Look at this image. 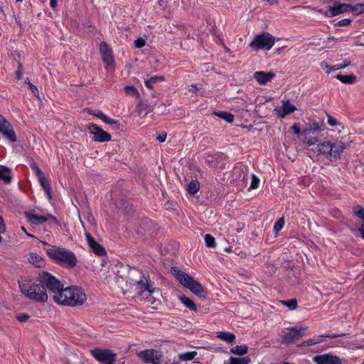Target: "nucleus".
<instances>
[{
	"instance_id": "38",
	"label": "nucleus",
	"mask_w": 364,
	"mask_h": 364,
	"mask_svg": "<svg viewBox=\"0 0 364 364\" xmlns=\"http://www.w3.org/2000/svg\"><path fill=\"white\" fill-rule=\"evenodd\" d=\"M281 303L287 306L291 310H294L297 307V301L296 299L282 301Z\"/></svg>"
},
{
	"instance_id": "55",
	"label": "nucleus",
	"mask_w": 364,
	"mask_h": 364,
	"mask_svg": "<svg viewBox=\"0 0 364 364\" xmlns=\"http://www.w3.org/2000/svg\"><path fill=\"white\" fill-rule=\"evenodd\" d=\"M166 134H164L162 135H159L156 137L157 140L160 142H164L166 140Z\"/></svg>"
},
{
	"instance_id": "26",
	"label": "nucleus",
	"mask_w": 364,
	"mask_h": 364,
	"mask_svg": "<svg viewBox=\"0 0 364 364\" xmlns=\"http://www.w3.org/2000/svg\"><path fill=\"white\" fill-rule=\"evenodd\" d=\"M336 78L340 80L341 82L347 85H352L356 81V77L353 74L347 75L338 74L336 76Z\"/></svg>"
},
{
	"instance_id": "42",
	"label": "nucleus",
	"mask_w": 364,
	"mask_h": 364,
	"mask_svg": "<svg viewBox=\"0 0 364 364\" xmlns=\"http://www.w3.org/2000/svg\"><path fill=\"white\" fill-rule=\"evenodd\" d=\"M284 218H280L277 220V221L275 223L274 225V230L275 232H279L284 227Z\"/></svg>"
},
{
	"instance_id": "30",
	"label": "nucleus",
	"mask_w": 364,
	"mask_h": 364,
	"mask_svg": "<svg viewBox=\"0 0 364 364\" xmlns=\"http://www.w3.org/2000/svg\"><path fill=\"white\" fill-rule=\"evenodd\" d=\"M180 301L189 309L196 311L197 310L196 305L195 303L186 296H181L179 297Z\"/></svg>"
},
{
	"instance_id": "11",
	"label": "nucleus",
	"mask_w": 364,
	"mask_h": 364,
	"mask_svg": "<svg viewBox=\"0 0 364 364\" xmlns=\"http://www.w3.org/2000/svg\"><path fill=\"white\" fill-rule=\"evenodd\" d=\"M24 215L27 222L31 225H42L49 220H52L55 223H57V219L53 215L50 214H47L46 215H38L36 213L34 210L25 212Z\"/></svg>"
},
{
	"instance_id": "7",
	"label": "nucleus",
	"mask_w": 364,
	"mask_h": 364,
	"mask_svg": "<svg viewBox=\"0 0 364 364\" xmlns=\"http://www.w3.org/2000/svg\"><path fill=\"white\" fill-rule=\"evenodd\" d=\"M346 148L344 142L340 141L337 144H332L330 141H323L318 144V151L326 158H333L334 160L339 159L341 154Z\"/></svg>"
},
{
	"instance_id": "20",
	"label": "nucleus",
	"mask_w": 364,
	"mask_h": 364,
	"mask_svg": "<svg viewBox=\"0 0 364 364\" xmlns=\"http://www.w3.org/2000/svg\"><path fill=\"white\" fill-rule=\"evenodd\" d=\"M275 77V74L272 72L257 71L254 73V78L260 85H265L271 81Z\"/></svg>"
},
{
	"instance_id": "61",
	"label": "nucleus",
	"mask_w": 364,
	"mask_h": 364,
	"mask_svg": "<svg viewBox=\"0 0 364 364\" xmlns=\"http://www.w3.org/2000/svg\"><path fill=\"white\" fill-rule=\"evenodd\" d=\"M223 364H232L231 361L229 360L228 361H225Z\"/></svg>"
},
{
	"instance_id": "57",
	"label": "nucleus",
	"mask_w": 364,
	"mask_h": 364,
	"mask_svg": "<svg viewBox=\"0 0 364 364\" xmlns=\"http://www.w3.org/2000/svg\"><path fill=\"white\" fill-rule=\"evenodd\" d=\"M58 0H50V6L52 9H55L57 6Z\"/></svg>"
},
{
	"instance_id": "9",
	"label": "nucleus",
	"mask_w": 364,
	"mask_h": 364,
	"mask_svg": "<svg viewBox=\"0 0 364 364\" xmlns=\"http://www.w3.org/2000/svg\"><path fill=\"white\" fill-rule=\"evenodd\" d=\"M137 357L146 364H160L163 355L154 349H145L137 353Z\"/></svg>"
},
{
	"instance_id": "47",
	"label": "nucleus",
	"mask_w": 364,
	"mask_h": 364,
	"mask_svg": "<svg viewBox=\"0 0 364 364\" xmlns=\"http://www.w3.org/2000/svg\"><path fill=\"white\" fill-rule=\"evenodd\" d=\"M259 183V179L254 174L252 175V181L250 189H256Z\"/></svg>"
},
{
	"instance_id": "50",
	"label": "nucleus",
	"mask_w": 364,
	"mask_h": 364,
	"mask_svg": "<svg viewBox=\"0 0 364 364\" xmlns=\"http://www.w3.org/2000/svg\"><path fill=\"white\" fill-rule=\"evenodd\" d=\"M145 44H146L145 40L141 38H139L134 41V46L137 48H143L145 46Z\"/></svg>"
},
{
	"instance_id": "33",
	"label": "nucleus",
	"mask_w": 364,
	"mask_h": 364,
	"mask_svg": "<svg viewBox=\"0 0 364 364\" xmlns=\"http://www.w3.org/2000/svg\"><path fill=\"white\" fill-rule=\"evenodd\" d=\"M164 77L163 76H154L146 80H145L144 83L146 87L149 89H152L154 87V85L157 81H164Z\"/></svg>"
},
{
	"instance_id": "21",
	"label": "nucleus",
	"mask_w": 364,
	"mask_h": 364,
	"mask_svg": "<svg viewBox=\"0 0 364 364\" xmlns=\"http://www.w3.org/2000/svg\"><path fill=\"white\" fill-rule=\"evenodd\" d=\"M100 51L102 54L103 61L108 65H111L113 63V58L112 51L107 43L101 42L100 45Z\"/></svg>"
},
{
	"instance_id": "49",
	"label": "nucleus",
	"mask_w": 364,
	"mask_h": 364,
	"mask_svg": "<svg viewBox=\"0 0 364 364\" xmlns=\"http://www.w3.org/2000/svg\"><path fill=\"white\" fill-rule=\"evenodd\" d=\"M304 142L306 143L309 146L315 144L318 141V139L316 137L308 138L307 136H304Z\"/></svg>"
},
{
	"instance_id": "22",
	"label": "nucleus",
	"mask_w": 364,
	"mask_h": 364,
	"mask_svg": "<svg viewBox=\"0 0 364 364\" xmlns=\"http://www.w3.org/2000/svg\"><path fill=\"white\" fill-rule=\"evenodd\" d=\"M321 126L318 122H313L301 132V135L308 136L310 134H314L321 131Z\"/></svg>"
},
{
	"instance_id": "32",
	"label": "nucleus",
	"mask_w": 364,
	"mask_h": 364,
	"mask_svg": "<svg viewBox=\"0 0 364 364\" xmlns=\"http://www.w3.org/2000/svg\"><path fill=\"white\" fill-rule=\"evenodd\" d=\"M199 182L197 180H193L188 184L187 190L191 195H195L199 191Z\"/></svg>"
},
{
	"instance_id": "43",
	"label": "nucleus",
	"mask_w": 364,
	"mask_h": 364,
	"mask_svg": "<svg viewBox=\"0 0 364 364\" xmlns=\"http://www.w3.org/2000/svg\"><path fill=\"white\" fill-rule=\"evenodd\" d=\"M30 166L32 169V171L35 173L37 178L41 177V176L44 175L43 173L41 171V170L39 168V167L37 166L36 163L31 162L30 164Z\"/></svg>"
},
{
	"instance_id": "44",
	"label": "nucleus",
	"mask_w": 364,
	"mask_h": 364,
	"mask_svg": "<svg viewBox=\"0 0 364 364\" xmlns=\"http://www.w3.org/2000/svg\"><path fill=\"white\" fill-rule=\"evenodd\" d=\"M322 341H323V339L321 338H320V336H319L318 338H317V339H309V340H306V341H304L302 343V346H311L313 345L319 343Z\"/></svg>"
},
{
	"instance_id": "48",
	"label": "nucleus",
	"mask_w": 364,
	"mask_h": 364,
	"mask_svg": "<svg viewBox=\"0 0 364 364\" xmlns=\"http://www.w3.org/2000/svg\"><path fill=\"white\" fill-rule=\"evenodd\" d=\"M124 92L127 94H130V95H133L138 94L137 90L134 86H132V85L126 86L124 87Z\"/></svg>"
},
{
	"instance_id": "29",
	"label": "nucleus",
	"mask_w": 364,
	"mask_h": 364,
	"mask_svg": "<svg viewBox=\"0 0 364 364\" xmlns=\"http://www.w3.org/2000/svg\"><path fill=\"white\" fill-rule=\"evenodd\" d=\"M196 351H188L178 354V357L180 361L192 360L197 355Z\"/></svg>"
},
{
	"instance_id": "24",
	"label": "nucleus",
	"mask_w": 364,
	"mask_h": 364,
	"mask_svg": "<svg viewBox=\"0 0 364 364\" xmlns=\"http://www.w3.org/2000/svg\"><path fill=\"white\" fill-rule=\"evenodd\" d=\"M28 262L36 267H42L45 264L44 259L36 253H30Z\"/></svg>"
},
{
	"instance_id": "56",
	"label": "nucleus",
	"mask_w": 364,
	"mask_h": 364,
	"mask_svg": "<svg viewBox=\"0 0 364 364\" xmlns=\"http://www.w3.org/2000/svg\"><path fill=\"white\" fill-rule=\"evenodd\" d=\"M358 230L360 232L362 238L364 239V223H362L360 228H358Z\"/></svg>"
},
{
	"instance_id": "5",
	"label": "nucleus",
	"mask_w": 364,
	"mask_h": 364,
	"mask_svg": "<svg viewBox=\"0 0 364 364\" xmlns=\"http://www.w3.org/2000/svg\"><path fill=\"white\" fill-rule=\"evenodd\" d=\"M171 272L184 287L188 289L199 297L205 296V289L203 286L191 275L178 269L176 267H172Z\"/></svg>"
},
{
	"instance_id": "25",
	"label": "nucleus",
	"mask_w": 364,
	"mask_h": 364,
	"mask_svg": "<svg viewBox=\"0 0 364 364\" xmlns=\"http://www.w3.org/2000/svg\"><path fill=\"white\" fill-rule=\"evenodd\" d=\"M38 180L41 184V186L45 191L48 198L50 200L52 198V196H51V187H50V181L45 177L44 175L38 178Z\"/></svg>"
},
{
	"instance_id": "10",
	"label": "nucleus",
	"mask_w": 364,
	"mask_h": 364,
	"mask_svg": "<svg viewBox=\"0 0 364 364\" xmlns=\"http://www.w3.org/2000/svg\"><path fill=\"white\" fill-rule=\"evenodd\" d=\"M92 355L103 364H112L116 354L109 349L95 348L91 350Z\"/></svg>"
},
{
	"instance_id": "52",
	"label": "nucleus",
	"mask_w": 364,
	"mask_h": 364,
	"mask_svg": "<svg viewBox=\"0 0 364 364\" xmlns=\"http://www.w3.org/2000/svg\"><path fill=\"white\" fill-rule=\"evenodd\" d=\"M16 76L18 80H21L22 77V65L18 63V69L16 72Z\"/></svg>"
},
{
	"instance_id": "36",
	"label": "nucleus",
	"mask_w": 364,
	"mask_h": 364,
	"mask_svg": "<svg viewBox=\"0 0 364 364\" xmlns=\"http://www.w3.org/2000/svg\"><path fill=\"white\" fill-rule=\"evenodd\" d=\"M350 11L353 12L354 15H359L364 13V4H350Z\"/></svg>"
},
{
	"instance_id": "40",
	"label": "nucleus",
	"mask_w": 364,
	"mask_h": 364,
	"mask_svg": "<svg viewBox=\"0 0 364 364\" xmlns=\"http://www.w3.org/2000/svg\"><path fill=\"white\" fill-rule=\"evenodd\" d=\"M353 213L359 218L363 220L364 223V208L360 205H356L353 209Z\"/></svg>"
},
{
	"instance_id": "34",
	"label": "nucleus",
	"mask_w": 364,
	"mask_h": 364,
	"mask_svg": "<svg viewBox=\"0 0 364 364\" xmlns=\"http://www.w3.org/2000/svg\"><path fill=\"white\" fill-rule=\"evenodd\" d=\"M215 114L230 123L234 120V115L228 112H215Z\"/></svg>"
},
{
	"instance_id": "58",
	"label": "nucleus",
	"mask_w": 364,
	"mask_h": 364,
	"mask_svg": "<svg viewBox=\"0 0 364 364\" xmlns=\"http://www.w3.org/2000/svg\"><path fill=\"white\" fill-rule=\"evenodd\" d=\"M166 4V2L164 0H158V5L160 6V7H162L164 8Z\"/></svg>"
},
{
	"instance_id": "16",
	"label": "nucleus",
	"mask_w": 364,
	"mask_h": 364,
	"mask_svg": "<svg viewBox=\"0 0 364 364\" xmlns=\"http://www.w3.org/2000/svg\"><path fill=\"white\" fill-rule=\"evenodd\" d=\"M350 4H341L338 1L333 3L332 6L328 7L325 12V16L328 18L338 16L339 14L350 12Z\"/></svg>"
},
{
	"instance_id": "46",
	"label": "nucleus",
	"mask_w": 364,
	"mask_h": 364,
	"mask_svg": "<svg viewBox=\"0 0 364 364\" xmlns=\"http://www.w3.org/2000/svg\"><path fill=\"white\" fill-rule=\"evenodd\" d=\"M326 117L327 122L328 125H330L331 127H335L340 124V123L336 120V119L333 117L331 114L326 113Z\"/></svg>"
},
{
	"instance_id": "23",
	"label": "nucleus",
	"mask_w": 364,
	"mask_h": 364,
	"mask_svg": "<svg viewBox=\"0 0 364 364\" xmlns=\"http://www.w3.org/2000/svg\"><path fill=\"white\" fill-rule=\"evenodd\" d=\"M350 64V61L349 60L346 59L343 61V64H336V65H334L331 66V65H328L327 63L323 61V62H322L321 63V66L323 68H326L327 69V73H329L331 71H335V70H340V69L345 68L346 67L348 66Z\"/></svg>"
},
{
	"instance_id": "15",
	"label": "nucleus",
	"mask_w": 364,
	"mask_h": 364,
	"mask_svg": "<svg viewBox=\"0 0 364 364\" xmlns=\"http://www.w3.org/2000/svg\"><path fill=\"white\" fill-rule=\"evenodd\" d=\"M316 364H342V359L336 355L328 353L316 355L312 358Z\"/></svg>"
},
{
	"instance_id": "37",
	"label": "nucleus",
	"mask_w": 364,
	"mask_h": 364,
	"mask_svg": "<svg viewBox=\"0 0 364 364\" xmlns=\"http://www.w3.org/2000/svg\"><path fill=\"white\" fill-rule=\"evenodd\" d=\"M233 175H238L239 178L244 180L247 176L246 168L242 166H235L232 171Z\"/></svg>"
},
{
	"instance_id": "28",
	"label": "nucleus",
	"mask_w": 364,
	"mask_h": 364,
	"mask_svg": "<svg viewBox=\"0 0 364 364\" xmlns=\"http://www.w3.org/2000/svg\"><path fill=\"white\" fill-rule=\"evenodd\" d=\"M0 179L3 180L6 183L11 182V177L9 168L5 166L0 167Z\"/></svg>"
},
{
	"instance_id": "18",
	"label": "nucleus",
	"mask_w": 364,
	"mask_h": 364,
	"mask_svg": "<svg viewBox=\"0 0 364 364\" xmlns=\"http://www.w3.org/2000/svg\"><path fill=\"white\" fill-rule=\"evenodd\" d=\"M85 237L87 245L95 255L102 256L106 254L105 249L100 244L97 242L90 233H86Z\"/></svg>"
},
{
	"instance_id": "59",
	"label": "nucleus",
	"mask_w": 364,
	"mask_h": 364,
	"mask_svg": "<svg viewBox=\"0 0 364 364\" xmlns=\"http://www.w3.org/2000/svg\"><path fill=\"white\" fill-rule=\"evenodd\" d=\"M225 251L228 252H230L232 251V249H231V247H227V248H225Z\"/></svg>"
},
{
	"instance_id": "54",
	"label": "nucleus",
	"mask_w": 364,
	"mask_h": 364,
	"mask_svg": "<svg viewBox=\"0 0 364 364\" xmlns=\"http://www.w3.org/2000/svg\"><path fill=\"white\" fill-rule=\"evenodd\" d=\"M345 336V334H341V335H337V334H332V335H321L320 336V338H336L337 337H339V336Z\"/></svg>"
},
{
	"instance_id": "39",
	"label": "nucleus",
	"mask_w": 364,
	"mask_h": 364,
	"mask_svg": "<svg viewBox=\"0 0 364 364\" xmlns=\"http://www.w3.org/2000/svg\"><path fill=\"white\" fill-rule=\"evenodd\" d=\"M204 239H205V245L208 247L213 248V247H215L216 244H215V238L211 235H210V234L205 235Z\"/></svg>"
},
{
	"instance_id": "17",
	"label": "nucleus",
	"mask_w": 364,
	"mask_h": 364,
	"mask_svg": "<svg viewBox=\"0 0 364 364\" xmlns=\"http://www.w3.org/2000/svg\"><path fill=\"white\" fill-rule=\"evenodd\" d=\"M296 109V107L289 100H282V107H276L274 112L279 118H284L286 115L293 113Z\"/></svg>"
},
{
	"instance_id": "13",
	"label": "nucleus",
	"mask_w": 364,
	"mask_h": 364,
	"mask_svg": "<svg viewBox=\"0 0 364 364\" xmlns=\"http://www.w3.org/2000/svg\"><path fill=\"white\" fill-rule=\"evenodd\" d=\"M87 129L90 133L93 135L92 139L95 141L102 143L111 140V135L95 124H89Z\"/></svg>"
},
{
	"instance_id": "12",
	"label": "nucleus",
	"mask_w": 364,
	"mask_h": 364,
	"mask_svg": "<svg viewBox=\"0 0 364 364\" xmlns=\"http://www.w3.org/2000/svg\"><path fill=\"white\" fill-rule=\"evenodd\" d=\"M306 328L303 327L294 326L287 329V331L283 335L282 338V343H291L300 339L304 336Z\"/></svg>"
},
{
	"instance_id": "27",
	"label": "nucleus",
	"mask_w": 364,
	"mask_h": 364,
	"mask_svg": "<svg viewBox=\"0 0 364 364\" xmlns=\"http://www.w3.org/2000/svg\"><path fill=\"white\" fill-rule=\"evenodd\" d=\"M217 337L223 341L228 342V343H232L235 340V336L230 332H218Z\"/></svg>"
},
{
	"instance_id": "60",
	"label": "nucleus",
	"mask_w": 364,
	"mask_h": 364,
	"mask_svg": "<svg viewBox=\"0 0 364 364\" xmlns=\"http://www.w3.org/2000/svg\"><path fill=\"white\" fill-rule=\"evenodd\" d=\"M318 12H319V13H321V14H323V15H325V12H326V11H323V9H319V10H318Z\"/></svg>"
},
{
	"instance_id": "19",
	"label": "nucleus",
	"mask_w": 364,
	"mask_h": 364,
	"mask_svg": "<svg viewBox=\"0 0 364 364\" xmlns=\"http://www.w3.org/2000/svg\"><path fill=\"white\" fill-rule=\"evenodd\" d=\"M88 113L91 115H93V116L100 119L105 123L112 125V126H114V127L116 129H119L118 121L107 117L102 112H101L100 110H95V111H89Z\"/></svg>"
},
{
	"instance_id": "51",
	"label": "nucleus",
	"mask_w": 364,
	"mask_h": 364,
	"mask_svg": "<svg viewBox=\"0 0 364 364\" xmlns=\"http://www.w3.org/2000/svg\"><path fill=\"white\" fill-rule=\"evenodd\" d=\"M28 85L31 92H33V94L35 96H38V90L37 87L35 86L34 85H33L29 80L28 81Z\"/></svg>"
},
{
	"instance_id": "2",
	"label": "nucleus",
	"mask_w": 364,
	"mask_h": 364,
	"mask_svg": "<svg viewBox=\"0 0 364 364\" xmlns=\"http://www.w3.org/2000/svg\"><path fill=\"white\" fill-rule=\"evenodd\" d=\"M130 279L135 284V291L137 293L140 299H144L154 303V297L152 294L155 291L156 289L152 288L149 276L142 273V272L133 269L129 272Z\"/></svg>"
},
{
	"instance_id": "8",
	"label": "nucleus",
	"mask_w": 364,
	"mask_h": 364,
	"mask_svg": "<svg viewBox=\"0 0 364 364\" xmlns=\"http://www.w3.org/2000/svg\"><path fill=\"white\" fill-rule=\"evenodd\" d=\"M275 43L274 37L269 33L263 32L257 35L253 41L249 44V46L255 51L259 50H270Z\"/></svg>"
},
{
	"instance_id": "53",
	"label": "nucleus",
	"mask_w": 364,
	"mask_h": 364,
	"mask_svg": "<svg viewBox=\"0 0 364 364\" xmlns=\"http://www.w3.org/2000/svg\"><path fill=\"white\" fill-rule=\"evenodd\" d=\"M291 129L294 132V134H301V129H300V127H299V125L297 124H294L292 127H291Z\"/></svg>"
},
{
	"instance_id": "3",
	"label": "nucleus",
	"mask_w": 364,
	"mask_h": 364,
	"mask_svg": "<svg viewBox=\"0 0 364 364\" xmlns=\"http://www.w3.org/2000/svg\"><path fill=\"white\" fill-rule=\"evenodd\" d=\"M46 252L50 259L63 267L73 269L77 264L75 254L68 249L56 245H49Z\"/></svg>"
},
{
	"instance_id": "31",
	"label": "nucleus",
	"mask_w": 364,
	"mask_h": 364,
	"mask_svg": "<svg viewBox=\"0 0 364 364\" xmlns=\"http://www.w3.org/2000/svg\"><path fill=\"white\" fill-rule=\"evenodd\" d=\"M248 348L246 345L236 346L230 349L231 353L237 355H243L247 353Z\"/></svg>"
},
{
	"instance_id": "14",
	"label": "nucleus",
	"mask_w": 364,
	"mask_h": 364,
	"mask_svg": "<svg viewBox=\"0 0 364 364\" xmlns=\"http://www.w3.org/2000/svg\"><path fill=\"white\" fill-rule=\"evenodd\" d=\"M0 132L11 142L16 141V133L12 125L0 114Z\"/></svg>"
},
{
	"instance_id": "35",
	"label": "nucleus",
	"mask_w": 364,
	"mask_h": 364,
	"mask_svg": "<svg viewBox=\"0 0 364 364\" xmlns=\"http://www.w3.org/2000/svg\"><path fill=\"white\" fill-rule=\"evenodd\" d=\"M230 360L232 364H249L250 363V358L247 356L242 358L230 357Z\"/></svg>"
},
{
	"instance_id": "64",
	"label": "nucleus",
	"mask_w": 364,
	"mask_h": 364,
	"mask_svg": "<svg viewBox=\"0 0 364 364\" xmlns=\"http://www.w3.org/2000/svg\"><path fill=\"white\" fill-rule=\"evenodd\" d=\"M41 242L43 245H48V244L47 242H43V241H41Z\"/></svg>"
},
{
	"instance_id": "41",
	"label": "nucleus",
	"mask_w": 364,
	"mask_h": 364,
	"mask_svg": "<svg viewBox=\"0 0 364 364\" xmlns=\"http://www.w3.org/2000/svg\"><path fill=\"white\" fill-rule=\"evenodd\" d=\"M16 318L21 323H25L30 318V315L26 313H19L16 315Z\"/></svg>"
},
{
	"instance_id": "62",
	"label": "nucleus",
	"mask_w": 364,
	"mask_h": 364,
	"mask_svg": "<svg viewBox=\"0 0 364 364\" xmlns=\"http://www.w3.org/2000/svg\"><path fill=\"white\" fill-rule=\"evenodd\" d=\"M28 237H33L34 236L30 233L26 232V233Z\"/></svg>"
},
{
	"instance_id": "6",
	"label": "nucleus",
	"mask_w": 364,
	"mask_h": 364,
	"mask_svg": "<svg viewBox=\"0 0 364 364\" xmlns=\"http://www.w3.org/2000/svg\"><path fill=\"white\" fill-rule=\"evenodd\" d=\"M36 281L40 282L46 290L48 289L53 294V297L60 293L63 288L61 282L47 272L43 271L39 273Z\"/></svg>"
},
{
	"instance_id": "1",
	"label": "nucleus",
	"mask_w": 364,
	"mask_h": 364,
	"mask_svg": "<svg viewBox=\"0 0 364 364\" xmlns=\"http://www.w3.org/2000/svg\"><path fill=\"white\" fill-rule=\"evenodd\" d=\"M53 299L58 304L75 307L82 306L86 301L87 296L81 288L71 286L63 288Z\"/></svg>"
},
{
	"instance_id": "63",
	"label": "nucleus",
	"mask_w": 364,
	"mask_h": 364,
	"mask_svg": "<svg viewBox=\"0 0 364 364\" xmlns=\"http://www.w3.org/2000/svg\"><path fill=\"white\" fill-rule=\"evenodd\" d=\"M21 230L26 233L27 232L26 228L23 226L21 227Z\"/></svg>"
},
{
	"instance_id": "4",
	"label": "nucleus",
	"mask_w": 364,
	"mask_h": 364,
	"mask_svg": "<svg viewBox=\"0 0 364 364\" xmlns=\"http://www.w3.org/2000/svg\"><path fill=\"white\" fill-rule=\"evenodd\" d=\"M19 287L21 292L31 300L39 303H45L48 301L46 290L40 282L25 281L19 282Z\"/></svg>"
},
{
	"instance_id": "45",
	"label": "nucleus",
	"mask_w": 364,
	"mask_h": 364,
	"mask_svg": "<svg viewBox=\"0 0 364 364\" xmlns=\"http://www.w3.org/2000/svg\"><path fill=\"white\" fill-rule=\"evenodd\" d=\"M351 21L350 18H345L336 22L334 26L336 27L348 26L350 24Z\"/></svg>"
}]
</instances>
